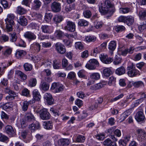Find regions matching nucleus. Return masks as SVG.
Wrapping results in <instances>:
<instances>
[{"label": "nucleus", "instance_id": "obj_1", "mask_svg": "<svg viewBox=\"0 0 146 146\" xmlns=\"http://www.w3.org/2000/svg\"><path fill=\"white\" fill-rule=\"evenodd\" d=\"M14 19V16L13 14H9L7 15V18L5 19L6 24V31L9 32L13 30V26L14 25L13 20Z\"/></svg>", "mask_w": 146, "mask_h": 146}, {"label": "nucleus", "instance_id": "obj_2", "mask_svg": "<svg viewBox=\"0 0 146 146\" xmlns=\"http://www.w3.org/2000/svg\"><path fill=\"white\" fill-rule=\"evenodd\" d=\"M99 10L100 12L103 15L107 14L108 9L111 7L113 5L109 0L105 1L104 3H101L99 5Z\"/></svg>", "mask_w": 146, "mask_h": 146}, {"label": "nucleus", "instance_id": "obj_3", "mask_svg": "<svg viewBox=\"0 0 146 146\" xmlns=\"http://www.w3.org/2000/svg\"><path fill=\"white\" fill-rule=\"evenodd\" d=\"M127 70L128 71L127 74L130 77L135 76L138 74L139 72V70L136 69L133 63L128 66Z\"/></svg>", "mask_w": 146, "mask_h": 146}, {"label": "nucleus", "instance_id": "obj_4", "mask_svg": "<svg viewBox=\"0 0 146 146\" xmlns=\"http://www.w3.org/2000/svg\"><path fill=\"white\" fill-rule=\"evenodd\" d=\"M99 63L96 59H92L90 60L86 65V67L89 70H94L96 68V66H99Z\"/></svg>", "mask_w": 146, "mask_h": 146}, {"label": "nucleus", "instance_id": "obj_5", "mask_svg": "<svg viewBox=\"0 0 146 146\" xmlns=\"http://www.w3.org/2000/svg\"><path fill=\"white\" fill-rule=\"evenodd\" d=\"M64 29L70 32H74L76 29L75 23L72 21L67 20L66 22V26L64 27Z\"/></svg>", "mask_w": 146, "mask_h": 146}, {"label": "nucleus", "instance_id": "obj_6", "mask_svg": "<svg viewBox=\"0 0 146 146\" xmlns=\"http://www.w3.org/2000/svg\"><path fill=\"white\" fill-rule=\"evenodd\" d=\"M39 114L40 118L43 120H48L50 118V113L48 111V110L45 108L40 110Z\"/></svg>", "mask_w": 146, "mask_h": 146}, {"label": "nucleus", "instance_id": "obj_7", "mask_svg": "<svg viewBox=\"0 0 146 146\" xmlns=\"http://www.w3.org/2000/svg\"><path fill=\"white\" fill-rule=\"evenodd\" d=\"M99 58L103 63L106 64L111 63L113 60V58L108 57L107 54L104 53H102L100 54Z\"/></svg>", "mask_w": 146, "mask_h": 146}, {"label": "nucleus", "instance_id": "obj_8", "mask_svg": "<svg viewBox=\"0 0 146 146\" xmlns=\"http://www.w3.org/2000/svg\"><path fill=\"white\" fill-rule=\"evenodd\" d=\"M136 132L137 134V139L138 141H142L145 139L146 133L145 131L142 129H139L137 130Z\"/></svg>", "mask_w": 146, "mask_h": 146}, {"label": "nucleus", "instance_id": "obj_9", "mask_svg": "<svg viewBox=\"0 0 146 146\" xmlns=\"http://www.w3.org/2000/svg\"><path fill=\"white\" fill-rule=\"evenodd\" d=\"M56 49L57 52L61 54H64L66 51L65 46L63 44L60 43H57L55 45Z\"/></svg>", "mask_w": 146, "mask_h": 146}, {"label": "nucleus", "instance_id": "obj_10", "mask_svg": "<svg viewBox=\"0 0 146 146\" xmlns=\"http://www.w3.org/2000/svg\"><path fill=\"white\" fill-rule=\"evenodd\" d=\"M136 120L138 122H143L145 120V117L142 111H137L135 116Z\"/></svg>", "mask_w": 146, "mask_h": 146}, {"label": "nucleus", "instance_id": "obj_11", "mask_svg": "<svg viewBox=\"0 0 146 146\" xmlns=\"http://www.w3.org/2000/svg\"><path fill=\"white\" fill-rule=\"evenodd\" d=\"M24 36L29 41L35 40L36 38V35L31 31L26 32L24 33Z\"/></svg>", "mask_w": 146, "mask_h": 146}, {"label": "nucleus", "instance_id": "obj_12", "mask_svg": "<svg viewBox=\"0 0 146 146\" xmlns=\"http://www.w3.org/2000/svg\"><path fill=\"white\" fill-rule=\"evenodd\" d=\"M6 92L9 94V95L7 96L6 98V99L8 101L13 100L15 99V97L17 96V94L15 92L7 88Z\"/></svg>", "mask_w": 146, "mask_h": 146}, {"label": "nucleus", "instance_id": "obj_13", "mask_svg": "<svg viewBox=\"0 0 146 146\" xmlns=\"http://www.w3.org/2000/svg\"><path fill=\"white\" fill-rule=\"evenodd\" d=\"M51 8L53 12L55 13L59 12L60 11L61 9L60 4L59 3L54 2L51 4Z\"/></svg>", "mask_w": 146, "mask_h": 146}, {"label": "nucleus", "instance_id": "obj_14", "mask_svg": "<svg viewBox=\"0 0 146 146\" xmlns=\"http://www.w3.org/2000/svg\"><path fill=\"white\" fill-rule=\"evenodd\" d=\"M30 48L34 52H38L40 50L41 46L39 43L35 42L31 45Z\"/></svg>", "mask_w": 146, "mask_h": 146}, {"label": "nucleus", "instance_id": "obj_15", "mask_svg": "<svg viewBox=\"0 0 146 146\" xmlns=\"http://www.w3.org/2000/svg\"><path fill=\"white\" fill-rule=\"evenodd\" d=\"M5 131L10 137H13L15 133L13 127L10 125H8L5 127Z\"/></svg>", "mask_w": 146, "mask_h": 146}, {"label": "nucleus", "instance_id": "obj_16", "mask_svg": "<svg viewBox=\"0 0 146 146\" xmlns=\"http://www.w3.org/2000/svg\"><path fill=\"white\" fill-rule=\"evenodd\" d=\"M44 98L49 105H50L53 104L54 100L52 96L50 93H45L44 95Z\"/></svg>", "mask_w": 146, "mask_h": 146}, {"label": "nucleus", "instance_id": "obj_17", "mask_svg": "<svg viewBox=\"0 0 146 146\" xmlns=\"http://www.w3.org/2000/svg\"><path fill=\"white\" fill-rule=\"evenodd\" d=\"M116 42L115 40L111 41L109 44L108 48L111 54H113V52L115 50L116 48Z\"/></svg>", "mask_w": 146, "mask_h": 146}, {"label": "nucleus", "instance_id": "obj_18", "mask_svg": "<svg viewBox=\"0 0 146 146\" xmlns=\"http://www.w3.org/2000/svg\"><path fill=\"white\" fill-rule=\"evenodd\" d=\"M34 103L35 101L33 100H31L29 102L27 101H24L22 106L23 110L25 111H27L28 108L29 104H31Z\"/></svg>", "mask_w": 146, "mask_h": 146}, {"label": "nucleus", "instance_id": "obj_19", "mask_svg": "<svg viewBox=\"0 0 146 146\" xmlns=\"http://www.w3.org/2000/svg\"><path fill=\"white\" fill-rule=\"evenodd\" d=\"M26 54V52L23 50H17L15 53L16 57L18 59H21Z\"/></svg>", "mask_w": 146, "mask_h": 146}, {"label": "nucleus", "instance_id": "obj_20", "mask_svg": "<svg viewBox=\"0 0 146 146\" xmlns=\"http://www.w3.org/2000/svg\"><path fill=\"white\" fill-rule=\"evenodd\" d=\"M44 128L48 129H52L53 128V123L50 121H45L43 122L42 124Z\"/></svg>", "mask_w": 146, "mask_h": 146}, {"label": "nucleus", "instance_id": "obj_21", "mask_svg": "<svg viewBox=\"0 0 146 146\" xmlns=\"http://www.w3.org/2000/svg\"><path fill=\"white\" fill-rule=\"evenodd\" d=\"M33 96L34 100L35 101H38L40 100L41 96L39 92L37 90H35L33 91Z\"/></svg>", "mask_w": 146, "mask_h": 146}, {"label": "nucleus", "instance_id": "obj_22", "mask_svg": "<svg viewBox=\"0 0 146 146\" xmlns=\"http://www.w3.org/2000/svg\"><path fill=\"white\" fill-rule=\"evenodd\" d=\"M132 110L131 109L128 110L124 111L121 115L120 119L121 121H124L131 113Z\"/></svg>", "mask_w": 146, "mask_h": 146}, {"label": "nucleus", "instance_id": "obj_23", "mask_svg": "<svg viewBox=\"0 0 146 146\" xmlns=\"http://www.w3.org/2000/svg\"><path fill=\"white\" fill-rule=\"evenodd\" d=\"M11 64L12 63L9 62V65L7 63V64H5V63H2L1 64H0V77L4 73L3 70L7 67L11 65Z\"/></svg>", "mask_w": 146, "mask_h": 146}, {"label": "nucleus", "instance_id": "obj_24", "mask_svg": "<svg viewBox=\"0 0 146 146\" xmlns=\"http://www.w3.org/2000/svg\"><path fill=\"white\" fill-rule=\"evenodd\" d=\"M1 107L3 110L7 111H9L13 110L12 105L11 103H5L1 105Z\"/></svg>", "mask_w": 146, "mask_h": 146}, {"label": "nucleus", "instance_id": "obj_25", "mask_svg": "<svg viewBox=\"0 0 146 146\" xmlns=\"http://www.w3.org/2000/svg\"><path fill=\"white\" fill-rule=\"evenodd\" d=\"M134 22L133 17L131 15L126 16L125 24L128 26H130L132 25Z\"/></svg>", "mask_w": 146, "mask_h": 146}, {"label": "nucleus", "instance_id": "obj_26", "mask_svg": "<svg viewBox=\"0 0 146 146\" xmlns=\"http://www.w3.org/2000/svg\"><path fill=\"white\" fill-rule=\"evenodd\" d=\"M75 4L70 5L68 4L64 7V10L66 13H68L75 9Z\"/></svg>", "mask_w": 146, "mask_h": 146}, {"label": "nucleus", "instance_id": "obj_27", "mask_svg": "<svg viewBox=\"0 0 146 146\" xmlns=\"http://www.w3.org/2000/svg\"><path fill=\"white\" fill-rule=\"evenodd\" d=\"M42 32L45 33L50 34L51 31L50 26L47 25H42L41 27Z\"/></svg>", "mask_w": 146, "mask_h": 146}, {"label": "nucleus", "instance_id": "obj_28", "mask_svg": "<svg viewBox=\"0 0 146 146\" xmlns=\"http://www.w3.org/2000/svg\"><path fill=\"white\" fill-rule=\"evenodd\" d=\"M42 5L41 2L39 0H35L33 2L32 8L35 10L38 9Z\"/></svg>", "mask_w": 146, "mask_h": 146}, {"label": "nucleus", "instance_id": "obj_29", "mask_svg": "<svg viewBox=\"0 0 146 146\" xmlns=\"http://www.w3.org/2000/svg\"><path fill=\"white\" fill-rule=\"evenodd\" d=\"M25 119L27 122L32 121L35 120L34 116L31 113H27L25 116Z\"/></svg>", "mask_w": 146, "mask_h": 146}, {"label": "nucleus", "instance_id": "obj_30", "mask_svg": "<svg viewBox=\"0 0 146 146\" xmlns=\"http://www.w3.org/2000/svg\"><path fill=\"white\" fill-rule=\"evenodd\" d=\"M18 22L21 25L25 26L27 24V21L25 17L23 16L20 17L19 19L18 20Z\"/></svg>", "mask_w": 146, "mask_h": 146}, {"label": "nucleus", "instance_id": "obj_31", "mask_svg": "<svg viewBox=\"0 0 146 146\" xmlns=\"http://www.w3.org/2000/svg\"><path fill=\"white\" fill-rule=\"evenodd\" d=\"M60 145L63 146H66L68 145L70 143L69 139H68L62 138L60 139L58 141Z\"/></svg>", "mask_w": 146, "mask_h": 146}, {"label": "nucleus", "instance_id": "obj_32", "mask_svg": "<svg viewBox=\"0 0 146 146\" xmlns=\"http://www.w3.org/2000/svg\"><path fill=\"white\" fill-rule=\"evenodd\" d=\"M78 24L80 27H85L88 25L89 22L84 19H80L78 20Z\"/></svg>", "mask_w": 146, "mask_h": 146}, {"label": "nucleus", "instance_id": "obj_33", "mask_svg": "<svg viewBox=\"0 0 146 146\" xmlns=\"http://www.w3.org/2000/svg\"><path fill=\"white\" fill-rule=\"evenodd\" d=\"M15 74L19 76L20 77L21 79L23 80H25L27 78V75L20 70L16 71Z\"/></svg>", "mask_w": 146, "mask_h": 146}, {"label": "nucleus", "instance_id": "obj_34", "mask_svg": "<svg viewBox=\"0 0 146 146\" xmlns=\"http://www.w3.org/2000/svg\"><path fill=\"white\" fill-rule=\"evenodd\" d=\"M64 33L60 30H57L54 32V35L57 38L61 39L63 36Z\"/></svg>", "mask_w": 146, "mask_h": 146}, {"label": "nucleus", "instance_id": "obj_35", "mask_svg": "<svg viewBox=\"0 0 146 146\" xmlns=\"http://www.w3.org/2000/svg\"><path fill=\"white\" fill-rule=\"evenodd\" d=\"M116 74L119 75L123 74L125 73V69L123 66H121L117 68L116 71Z\"/></svg>", "mask_w": 146, "mask_h": 146}, {"label": "nucleus", "instance_id": "obj_36", "mask_svg": "<svg viewBox=\"0 0 146 146\" xmlns=\"http://www.w3.org/2000/svg\"><path fill=\"white\" fill-rule=\"evenodd\" d=\"M90 78L93 80H97L100 78V75L98 73H93L90 74Z\"/></svg>", "mask_w": 146, "mask_h": 146}, {"label": "nucleus", "instance_id": "obj_37", "mask_svg": "<svg viewBox=\"0 0 146 146\" xmlns=\"http://www.w3.org/2000/svg\"><path fill=\"white\" fill-rule=\"evenodd\" d=\"M40 125L38 122H36L35 123L30 124L29 126V128L31 129L35 130L38 129L40 127Z\"/></svg>", "mask_w": 146, "mask_h": 146}, {"label": "nucleus", "instance_id": "obj_38", "mask_svg": "<svg viewBox=\"0 0 146 146\" xmlns=\"http://www.w3.org/2000/svg\"><path fill=\"white\" fill-rule=\"evenodd\" d=\"M104 75L106 77H108L112 74V72L109 68H106L103 71Z\"/></svg>", "mask_w": 146, "mask_h": 146}, {"label": "nucleus", "instance_id": "obj_39", "mask_svg": "<svg viewBox=\"0 0 146 146\" xmlns=\"http://www.w3.org/2000/svg\"><path fill=\"white\" fill-rule=\"evenodd\" d=\"M12 49L11 48H7L4 51H3L2 54L5 57H7L11 53Z\"/></svg>", "mask_w": 146, "mask_h": 146}, {"label": "nucleus", "instance_id": "obj_40", "mask_svg": "<svg viewBox=\"0 0 146 146\" xmlns=\"http://www.w3.org/2000/svg\"><path fill=\"white\" fill-rule=\"evenodd\" d=\"M104 84L102 83H98L91 86L90 89L93 90H96L102 88Z\"/></svg>", "mask_w": 146, "mask_h": 146}, {"label": "nucleus", "instance_id": "obj_41", "mask_svg": "<svg viewBox=\"0 0 146 146\" xmlns=\"http://www.w3.org/2000/svg\"><path fill=\"white\" fill-rule=\"evenodd\" d=\"M139 16L141 19H146V10H142L140 11Z\"/></svg>", "mask_w": 146, "mask_h": 146}, {"label": "nucleus", "instance_id": "obj_42", "mask_svg": "<svg viewBox=\"0 0 146 146\" xmlns=\"http://www.w3.org/2000/svg\"><path fill=\"white\" fill-rule=\"evenodd\" d=\"M53 20L56 23H58L62 21L63 20V17L61 15H55L53 18Z\"/></svg>", "mask_w": 146, "mask_h": 146}, {"label": "nucleus", "instance_id": "obj_43", "mask_svg": "<svg viewBox=\"0 0 146 146\" xmlns=\"http://www.w3.org/2000/svg\"><path fill=\"white\" fill-rule=\"evenodd\" d=\"M116 81V78L113 76H111L109 78L108 84L110 86H114Z\"/></svg>", "mask_w": 146, "mask_h": 146}, {"label": "nucleus", "instance_id": "obj_44", "mask_svg": "<svg viewBox=\"0 0 146 146\" xmlns=\"http://www.w3.org/2000/svg\"><path fill=\"white\" fill-rule=\"evenodd\" d=\"M119 11L122 14L127 13L131 11L130 8L127 7L121 8L119 9Z\"/></svg>", "mask_w": 146, "mask_h": 146}, {"label": "nucleus", "instance_id": "obj_45", "mask_svg": "<svg viewBox=\"0 0 146 146\" xmlns=\"http://www.w3.org/2000/svg\"><path fill=\"white\" fill-rule=\"evenodd\" d=\"M52 17V14L51 13H46L45 14L44 19L47 23H49L51 21Z\"/></svg>", "mask_w": 146, "mask_h": 146}, {"label": "nucleus", "instance_id": "obj_46", "mask_svg": "<svg viewBox=\"0 0 146 146\" xmlns=\"http://www.w3.org/2000/svg\"><path fill=\"white\" fill-rule=\"evenodd\" d=\"M36 83L37 81L35 78H32L29 81L28 85L31 87H33L36 86Z\"/></svg>", "mask_w": 146, "mask_h": 146}, {"label": "nucleus", "instance_id": "obj_47", "mask_svg": "<svg viewBox=\"0 0 146 146\" xmlns=\"http://www.w3.org/2000/svg\"><path fill=\"white\" fill-rule=\"evenodd\" d=\"M131 83L136 88H138L144 86L143 82L141 81H138L136 82L132 81Z\"/></svg>", "mask_w": 146, "mask_h": 146}, {"label": "nucleus", "instance_id": "obj_48", "mask_svg": "<svg viewBox=\"0 0 146 146\" xmlns=\"http://www.w3.org/2000/svg\"><path fill=\"white\" fill-rule=\"evenodd\" d=\"M25 70L27 71H30L32 69L33 66L32 64L28 63H25L23 65Z\"/></svg>", "mask_w": 146, "mask_h": 146}, {"label": "nucleus", "instance_id": "obj_49", "mask_svg": "<svg viewBox=\"0 0 146 146\" xmlns=\"http://www.w3.org/2000/svg\"><path fill=\"white\" fill-rule=\"evenodd\" d=\"M60 61L56 60H54L53 61V66L55 69H58L60 67Z\"/></svg>", "mask_w": 146, "mask_h": 146}, {"label": "nucleus", "instance_id": "obj_50", "mask_svg": "<svg viewBox=\"0 0 146 146\" xmlns=\"http://www.w3.org/2000/svg\"><path fill=\"white\" fill-rule=\"evenodd\" d=\"M84 16L86 18H90L92 15L91 11L89 10L85 11L83 12Z\"/></svg>", "mask_w": 146, "mask_h": 146}, {"label": "nucleus", "instance_id": "obj_51", "mask_svg": "<svg viewBox=\"0 0 146 146\" xmlns=\"http://www.w3.org/2000/svg\"><path fill=\"white\" fill-rule=\"evenodd\" d=\"M121 61V58L120 56L116 55L115 57L113 62L114 64L117 65L120 63Z\"/></svg>", "mask_w": 146, "mask_h": 146}, {"label": "nucleus", "instance_id": "obj_52", "mask_svg": "<svg viewBox=\"0 0 146 146\" xmlns=\"http://www.w3.org/2000/svg\"><path fill=\"white\" fill-rule=\"evenodd\" d=\"M85 139V137L83 135H78L76 138V141L78 143L84 142Z\"/></svg>", "mask_w": 146, "mask_h": 146}, {"label": "nucleus", "instance_id": "obj_53", "mask_svg": "<svg viewBox=\"0 0 146 146\" xmlns=\"http://www.w3.org/2000/svg\"><path fill=\"white\" fill-rule=\"evenodd\" d=\"M17 11L20 14H23L26 13V10L23 7L19 6L17 7Z\"/></svg>", "mask_w": 146, "mask_h": 146}, {"label": "nucleus", "instance_id": "obj_54", "mask_svg": "<svg viewBox=\"0 0 146 146\" xmlns=\"http://www.w3.org/2000/svg\"><path fill=\"white\" fill-rule=\"evenodd\" d=\"M10 35H11V38H10V41L12 42H15L17 39L16 33H13L12 34H10Z\"/></svg>", "mask_w": 146, "mask_h": 146}, {"label": "nucleus", "instance_id": "obj_55", "mask_svg": "<svg viewBox=\"0 0 146 146\" xmlns=\"http://www.w3.org/2000/svg\"><path fill=\"white\" fill-rule=\"evenodd\" d=\"M75 47L76 49L82 50L84 48L83 45L80 42H76L75 43Z\"/></svg>", "mask_w": 146, "mask_h": 146}, {"label": "nucleus", "instance_id": "obj_56", "mask_svg": "<svg viewBox=\"0 0 146 146\" xmlns=\"http://www.w3.org/2000/svg\"><path fill=\"white\" fill-rule=\"evenodd\" d=\"M96 37L95 36H86V40L87 42H94L96 40Z\"/></svg>", "mask_w": 146, "mask_h": 146}, {"label": "nucleus", "instance_id": "obj_57", "mask_svg": "<svg viewBox=\"0 0 146 146\" xmlns=\"http://www.w3.org/2000/svg\"><path fill=\"white\" fill-rule=\"evenodd\" d=\"M38 38L40 40H43L45 39H48L49 38V35H42L41 33H39L38 35Z\"/></svg>", "mask_w": 146, "mask_h": 146}, {"label": "nucleus", "instance_id": "obj_58", "mask_svg": "<svg viewBox=\"0 0 146 146\" xmlns=\"http://www.w3.org/2000/svg\"><path fill=\"white\" fill-rule=\"evenodd\" d=\"M52 63L50 60H47L44 62H42V65H44L45 67H51Z\"/></svg>", "mask_w": 146, "mask_h": 146}, {"label": "nucleus", "instance_id": "obj_59", "mask_svg": "<svg viewBox=\"0 0 146 146\" xmlns=\"http://www.w3.org/2000/svg\"><path fill=\"white\" fill-rule=\"evenodd\" d=\"M30 94V91L27 88H25L22 91L21 95L22 96H28Z\"/></svg>", "mask_w": 146, "mask_h": 146}, {"label": "nucleus", "instance_id": "obj_60", "mask_svg": "<svg viewBox=\"0 0 146 146\" xmlns=\"http://www.w3.org/2000/svg\"><path fill=\"white\" fill-rule=\"evenodd\" d=\"M139 30L141 31H142L144 29H146V21H145L142 24L138 26Z\"/></svg>", "mask_w": 146, "mask_h": 146}, {"label": "nucleus", "instance_id": "obj_61", "mask_svg": "<svg viewBox=\"0 0 146 146\" xmlns=\"http://www.w3.org/2000/svg\"><path fill=\"white\" fill-rule=\"evenodd\" d=\"M143 101V100L142 98H140L137 100L134 104H132V106L133 108L137 106L140 104Z\"/></svg>", "mask_w": 146, "mask_h": 146}, {"label": "nucleus", "instance_id": "obj_62", "mask_svg": "<svg viewBox=\"0 0 146 146\" xmlns=\"http://www.w3.org/2000/svg\"><path fill=\"white\" fill-rule=\"evenodd\" d=\"M115 29L117 32H121L125 30V27L122 25H117L116 26Z\"/></svg>", "mask_w": 146, "mask_h": 146}, {"label": "nucleus", "instance_id": "obj_63", "mask_svg": "<svg viewBox=\"0 0 146 146\" xmlns=\"http://www.w3.org/2000/svg\"><path fill=\"white\" fill-rule=\"evenodd\" d=\"M49 86L45 82L43 83L41 85V89L44 90H47L48 89Z\"/></svg>", "mask_w": 146, "mask_h": 146}, {"label": "nucleus", "instance_id": "obj_64", "mask_svg": "<svg viewBox=\"0 0 146 146\" xmlns=\"http://www.w3.org/2000/svg\"><path fill=\"white\" fill-rule=\"evenodd\" d=\"M51 43L49 42H45L42 43V46L44 48H49L51 46Z\"/></svg>", "mask_w": 146, "mask_h": 146}]
</instances>
